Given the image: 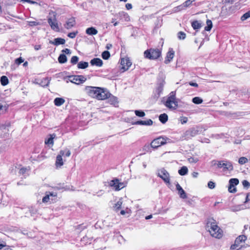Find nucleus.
I'll return each instance as SVG.
<instances>
[{
	"label": "nucleus",
	"instance_id": "c03bdc74",
	"mask_svg": "<svg viewBox=\"0 0 250 250\" xmlns=\"http://www.w3.org/2000/svg\"><path fill=\"white\" fill-rule=\"evenodd\" d=\"M177 37L179 40H184L186 37V34L183 31H180L177 33Z\"/></svg>",
	"mask_w": 250,
	"mask_h": 250
},
{
	"label": "nucleus",
	"instance_id": "2eb2a0df",
	"mask_svg": "<svg viewBox=\"0 0 250 250\" xmlns=\"http://www.w3.org/2000/svg\"><path fill=\"white\" fill-rule=\"evenodd\" d=\"M162 137H159L154 139L150 144L151 147L154 149H156L159 146L165 145V142L162 141Z\"/></svg>",
	"mask_w": 250,
	"mask_h": 250
},
{
	"label": "nucleus",
	"instance_id": "8fccbe9b",
	"mask_svg": "<svg viewBox=\"0 0 250 250\" xmlns=\"http://www.w3.org/2000/svg\"><path fill=\"white\" fill-rule=\"evenodd\" d=\"M78 34V31H76L74 32L69 33L67 34V36L71 39H74L76 37V36H77V35Z\"/></svg>",
	"mask_w": 250,
	"mask_h": 250
},
{
	"label": "nucleus",
	"instance_id": "bb28decb",
	"mask_svg": "<svg viewBox=\"0 0 250 250\" xmlns=\"http://www.w3.org/2000/svg\"><path fill=\"white\" fill-rule=\"evenodd\" d=\"M86 33L89 35H95L98 33V31L95 28L91 27L86 29Z\"/></svg>",
	"mask_w": 250,
	"mask_h": 250
},
{
	"label": "nucleus",
	"instance_id": "6e6552de",
	"mask_svg": "<svg viewBox=\"0 0 250 250\" xmlns=\"http://www.w3.org/2000/svg\"><path fill=\"white\" fill-rule=\"evenodd\" d=\"M198 134V130L194 127L189 128L185 131L182 136L183 140H188Z\"/></svg>",
	"mask_w": 250,
	"mask_h": 250
},
{
	"label": "nucleus",
	"instance_id": "f8f14e48",
	"mask_svg": "<svg viewBox=\"0 0 250 250\" xmlns=\"http://www.w3.org/2000/svg\"><path fill=\"white\" fill-rule=\"evenodd\" d=\"M246 239V236L244 235H239L236 238L234 244L231 246L230 249L232 250H238L240 248L237 249V248L239 246V244L243 242H245Z\"/></svg>",
	"mask_w": 250,
	"mask_h": 250
},
{
	"label": "nucleus",
	"instance_id": "0eeeda50",
	"mask_svg": "<svg viewBox=\"0 0 250 250\" xmlns=\"http://www.w3.org/2000/svg\"><path fill=\"white\" fill-rule=\"evenodd\" d=\"M157 176L161 178L166 184H170L169 174L164 168L158 170Z\"/></svg>",
	"mask_w": 250,
	"mask_h": 250
},
{
	"label": "nucleus",
	"instance_id": "c756f323",
	"mask_svg": "<svg viewBox=\"0 0 250 250\" xmlns=\"http://www.w3.org/2000/svg\"><path fill=\"white\" fill-rule=\"evenodd\" d=\"M28 210L29 212H26V214L27 215V216H28L29 213L30 215V216H32L34 215L35 214H36L37 212V209L35 207H29Z\"/></svg>",
	"mask_w": 250,
	"mask_h": 250
},
{
	"label": "nucleus",
	"instance_id": "de8ad7c7",
	"mask_svg": "<svg viewBox=\"0 0 250 250\" xmlns=\"http://www.w3.org/2000/svg\"><path fill=\"white\" fill-rule=\"evenodd\" d=\"M248 162V159L245 157H241L239 159L238 163L240 165H244Z\"/></svg>",
	"mask_w": 250,
	"mask_h": 250
},
{
	"label": "nucleus",
	"instance_id": "b1692460",
	"mask_svg": "<svg viewBox=\"0 0 250 250\" xmlns=\"http://www.w3.org/2000/svg\"><path fill=\"white\" fill-rule=\"evenodd\" d=\"M133 125H143L149 126L153 124V121L151 119L146 121H138L133 124Z\"/></svg>",
	"mask_w": 250,
	"mask_h": 250
},
{
	"label": "nucleus",
	"instance_id": "58836bf2",
	"mask_svg": "<svg viewBox=\"0 0 250 250\" xmlns=\"http://www.w3.org/2000/svg\"><path fill=\"white\" fill-rule=\"evenodd\" d=\"M57 188L58 189H64V190H74V189H71L70 188V187L68 186H63V184L62 185L61 184H58V186L57 187Z\"/></svg>",
	"mask_w": 250,
	"mask_h": 250
},
{
	"label": "nucleus",
	"instance_id": "6ab92c4d",
	"mask_svg": "<svg viewBox=\"0 0 250 250\" xmlns=\"http://www.w3.org/2000/svg\"><path fill=\"white\" fill-rule=\"evenodd\" d=\"M100 94L99 100H104L107 98L108 96L110 95V93L106 88H102V90H99Z\"/></svg>",
	"mask_w": 250,
	"mask_h": 250
},
{
	"label": "nucleus",
	"instance_id": "4be33fe9",
	"mask_svg": "<svg viewBox=\"0 0 250 250\" xmlns=\"http://www.w3.org/2000/svg\"><path fill=\"white\" fill-rule=\"evenodd\" d=\"M108 103L111 104L116 106L118 104V99L116 97L112 95L111 93L110 95L108 96L107 98Z\"/></svg>",
	"mask_w": 250,
	"mask_h": 250
},
{
	"label": "nucleus",
	"instance_id": "603ef678",
	"mask_svg": "<svg viewBox=\"0 0 250 250\" xmlns=\"http://www.w3.org/2000/svg\"><path fill=\"white\" fill-rule=\"evenodd\" d=\"M7 109V106L5 104L4 105L0 104V114L4 113Z\"/></svg>",
	"mask_w": 250,
	"mask_h": 250
},
{
	"label": "nucleus",
	"instance_id": "f704fd0d",
	"mask_svg": "<svg viewBox=\"0 0 250 250\" xmlns=\"http://www.w3.org/2000/svg\"><path fill=\"white\" fill-rule=\"evenodd\" d=\"M191 26L194 29L196 30L200 29L202 25L201 23L199 21H195L191 23Z\"/></svg>",
	"mask_w": 250,
	"mask_h": 250
},
{
	"label": "nucleus",
	"instance_id": "4c0bfd02",
	"mask_svg": "<svg viewBox=\"0 0 250 250\" xmlns=\"http://www.w3.org/2000/svg\"><path fill=\"white\" fill-rule=\"evenodd\" d=\"M229 185L235 187L239 184V180L237 178H231L229 180Z\"/></svg>",
	"mask_w": 250,
	"mask_h": 250
},
{
	"label": "nucleus",
	"instance_id": "1a4fd4ad",
	"mask_svg": "<svg viewBox=\"0 0 250 250\" xmlns=\"http://www.w3.org/2000/svg\"><path fill=\"white\" fill-rule=\"evenodd\" d=\"M120 64L122 66L120 70L121 72H124L129 69L132 62L128 58H122L120 61Z\"/></svg>",
	"mask_w": 250,
	"mask_h": 250
},
{
	"label": "nucleus",
	"instance_id": "20e7f679",
	"mask_svg": "<svg viewBox=\"0 0 250 250\" xmlns=\"http://www.w3.org/2000/svg\"><path fill=\"white\" fill-rule=\"evenodd\" d=\"M161 55V51L158 48H150L144 52V56L149 60H156Z\"/></svg>",
	"mask_w": 250,
	"mask_h": 250
},
{
	"label": "nucleus",
	"instance_id": "423d86ee",
	"mask_svg": "<svg viewBox=\"0 0 250 250\" xmlns=\"http://www.w3.org/2000/svg\"><path fill=\"white\" fill-rule=\"evenodd\" d=\"M165 83V81L164 79H160L158 81L155 92L154 93V97L155 98L158 99L160 96L163 91Z\"/></svg>",
	"mask_w": 250,
	"mask_h": 250
},
{
	"label": "nucleus",
	"instance_id": "13d9d810",
	"mask_svg": "<svg viewBox=\"0 0 250 250\" xmlns=\"http://www.w3.org/2000/svg\"><path fill=\"white\" fill-rule=\"evenodd\" d=\"M116 20L113 19L112 20V22L113 23V25L114 26H116L120 22V21H123V18H120L119 20L118 21H116Z\"/></svg>",
	"mask_w": 250,
	"mask_h": 250
},
{
	"label": "nucleus",
	"instance_id": "39448f33",
	"mask_svg": "<svg viewBox=\"0 0 250 250\" xmlns=\"http://www.w3.org/2000/svg\"><path fill=\"white\" fill-rule=\"evenodd\" d=\"M217 167L222 168L224 171H231L233 169L232 163L227 160L218 161Z\"/></svg>",
	"mask_w": 250,
	"mask_h": 250
},
{
	"label": "nucleus",
	"instance_id": "dca6fc26",
	"mask_svg": "<svg viewBox=\"0 0 250 250\" xmlns=\"http://www.w3.org/2000/svg\"><path fill=\"white\" fill-rule=\"evenodd\" d=\"M56 17H54L53 19L51 18L48 20V22L51 26V28L53 30L58 32L60 30L57 20L55 18Z\"/></svg>",
	"mask_w": 250,
	"mask_h": 250
},
{
	"label": "nucleus",
	"instance_id": "f257e3e1",
	"mask_svg": "<svg viewBox=\"0 0 250 250\" xmlns=\"http://www.w3.org/2000/svg\"><path fill=\"white\" fill-rule=\"evenodd\" d=\"M206 227L212 236L219 239L223 236V230L218 227L216 220L213 218L208 219Z\"/></svg>",
	"mask_w": 250,
	"mask_h": 250
},
{
	"label": "nucleus",
	"instance_id": "c9c22d12",
	"mask_svg": "<svg viewBox=\"0 0 250 250\" xmlns=\"http://www.w3.org/2000/svg\"><path fill=\"white\" fill-rule=\"evenodd\" d=\"M67 57L64 54H61L58 57V62L60 63H64L67 62Z\"/></svg>",
	"mask_w": 250,
	"mask_h": 250
},
{
	"label": "nucleus",
	"instance_id": "4468645a",
	"mask_svg": "<svg viewBox=\"0 0 250 250\" xmlns=\"http://www.w3.org/2000/svg\"><path fill=\"white\" fill-rule=\"evenodd\" d=\"M76 24V22L75 18L71 17L66 21L63 24V26L65 29L69 30L74 27Z\"/></svg>",
	"mask_w": 250,
	"mask_h": 250
},
{
	"label": "nucleus",
	"instance_id": "69168bd1",
	"mask_svg": "<svg viewBox=\"0 0 250 250\" xmlns=\"http://www.w3.org/2000/svg\"><path fill=\"white\" fill-rule=\"evenodd\" d=\"M188 160L190 163H197L198 161V160L197 158H193V157H190V158L188 159Z\"/></svg>",
	"mask_w": 250,
	"mask_h": 250
},
{
	"label": "nucleus",
	"instance_id": "7c9ffc66",
	"mask_svg": "<svg viewBox=\"0 0 250 250\" xmlns=\"http://www.w3.org/2000/svg\"><path fill=\"white\" fill-rule=\"evenodd\" d=\"M159 119L162 124H165L167 121L168 116L166 113H163L159 116Z\"/></svg>",
	"mask_w": 250,
	"mask_h": 250
},
{
	"label": "nucleus",
	"instance_id": "9b49d317",
	"mask_svg": "<svg viewBox=\"0 0 250 250\" xmlns=\"http://www.w3.org/2000/svg\"><path fill=\"white\" fill-rule=\"evenodd\" d=\"M70 82L76 84L83 83L86 80V78L83 75H74L69 77Z\"/></svg>",
	"mask_w": 250,
	"mask_h": 250
},
{
	"label": "nucleus",
	"instance_id": "5fc2aeb1",
	"mask_svg": "<svg viewBox=\"0 0 250 250\" xmlns=\"http://www.w3.org/2000/svg\"><path fill=\"white\" fill-rule=\"evenodd\" d=\"M208 186L210 189H213L215 187V183L212 181H209L208 184Z\"/></svg>",
	"mask_w": 250,
	"mask_h": 250
},
{
	"label": "nucleus",
	"instance_id": "e433bc0d",
	"mask_svg": "<svg viewBox=\"0 0 250 250\" xmlns=\"http://www.w3.org/2000/svg\"><path fill=\"white\" fill-rule=\"evenodd\" d=\"M0 83L2 85L5 86L9 83V80L7 77L5 76H2L0 78Z\"/></svg>",
	"mask_w": 250,
	"mask_h": 250
},
{
	"label": "nucleus",
	"instance_id": "9d476101",
	"mask_svg": "<svg viewBox=\"0 0 250 250\" xmlns=\"http://www.w3.org/2000/svg\"><path fill=\"white\" fill-rule=\"evenodd\" d=\"M109 186L111 187H113L115 190H119L125 186L123 182H120L117 178L111 180L109 183Z\"/></svg>",
	"mask_w": 250,
	"mask_h": 250
},
{
	"label": "nucleus",
	"instance_id": "393cba45",
	"mask_svg": "<svg viewBox=\"0 0 250 250\" xmlns=\"http://www.w3.org/2000/svg\"><path fill=\"white\" fill-rule=\"evenodd\" d=\"M90 64L92 65H96L97 66L101 67L103 65V61L100 58H94L90 61Z\"/></svg>",
	"mask_w": 250,
	"mask_h": 250
},
{
	"label": "nucleus",
	"instance_id": "a878e982",
	"mask_svg": "<svg viewBox=\"0 0 250 250\" xmlns=\"http://www.w3.org/2000/svg\"><path fill=\"white\" fill-rule=\"evenodd\" d=\"M56 135L53 133L49 135V137L45 140V144L47 145H51L52 146L54 144V139L55 138Z\"/></svg>",
	"mask_w": 250,
	"mask_h": 250
},
{
	"label": "nucleus",
	"instance_id": "680f3d73",
	"mask_svg": "<svg viewBox=\"0 0 250 250\" xmlns=\"http://www.w3.org/2000/svg\"><path fill=\"white\" fill-rule=\"evenodd\" d=\"M23 62V60L21 58H17L15 60V63L17 64H20Z\"/></svg>",
	"mask_w": 250,
	"mask_h": 250
},
{
	"label": "nucleus",
	"instance_id": "a18cd8bd",
	"mask_svg": "<svg viewBox=\"0 0 250 250\" xmlns=\"http://www.w3.org/2000/svg\"><path fill=\"white\" fill-rule=\"evenodd\" d=\"M195 0H187L183 4L185 6V8L186 9L190 7L193 2H194Z\"/></svg>",
	"mask_w": 250,
	"mask_h": 250
},
{
	"label": "nucleus",
	"instance_id": "f03ea898",
	"mask_svg": "<svg viewBox=\"0 0 250 250\" xmlns=\"http://www.w3.org/2000/svg\"><path fill=\"white\" fill-rule=\"evenodd\" d=\"M223 3L224 5L222 8V12L224 14H232L240 7V2L234 3L233 0H225Z\"/></svg>",
	"mask_w": 250,
	"mask_h": 250
},
{
	"label": "nucleus",
	"instance_id": "6e6d98bb",
	"mask_svg": "<svg viewBox=\"0 0 250 250\" xmlns=\"http://www.w3.org/2000/svg\"><path fill=\"white\" fill-rule=\"evenodd\" d=\"M242 185L244 188H248L250 186V183L247 180H243L242 181Z\"/></svg>",
	"mask_w": 250,
	"mask_h": 250
},
{
	"label": "nucleus",
	"instance_id": "338daca9",
	"mask_svg": "<svg viewBox=\"0 0 250 250\" xmlns=\"http://www.w3.org/2000/svg\"><path fill=\"white\" fill-rule=\"evenodd\" d=\"M163 137V140L162 141L165 142V145L167 143H170L171 140L166 137Z\"/></svg>",
	"mask_w": 250,
	"mask_h": 250
},
{
	"label": "nucleus",
	"instance_id": "72a5a7b5",
	"mask_svg": "<svg viewBox=\"0 0 250 250\" xmlns=\"http://www.w3.org/2000/svg\"><path fill=\"white\" fill-rule=\"evenodd\" d=\"M88 66V63L86 62L81 61L78 62L77 67L79 69H85Z\"/></svg>",
	"mask_w": 250,
	"mask_h": 250
},
{
	"label": "nucleus",
	"instance_id": "79ce46f5",
	"mask_svg": "<svg viewBox=\"0 0 250 250\" xmlns=\"http://www.w3.org/2000/svg\"><path fill=\"white\" fill-rule=\"evenodd\" d=\"M110 54L109 51H104L102 54V57L104 60H107L110 57Z\"/></svg>",
	"mask_w": 250,
	"mask_h": 250
},
{
	"label": "nucleus",
	"instance_id": "473e14b6",
	"mask_svg": "<svg viewBox=\"0 0 250 250\" xmlns=\"http://www.w3.org/2000/svg\"><path fill=\"white\" fill-rule=\"evenodd\" d=\"M188 172V169L187 167H182L179 170L178 173L181 176L186 175Z\"/></svg>",
	"mask_w": 250,
	"mask_h": 250
},
{
	"label": "nucleus",
	"instance_id": "a19ab883",
	"mask_svg": "<svg viewBox=\"0 0 250 250\" xmlns=\"http://www.w3.org/2000/svg\"><path fill=\"white\" fill-rule=\"evenodd\" d=\"M184 6H185L183 5V4H182L180 5H179L178 6L174 7L173 9V11L175 12H179V11H181L182 10H186V8H185Z\"/></svg>",
	"mask_w": 250,
	"mask_h": 250
},
{
	"label": "nucleus",
	"instance_id": "774afa93",
	"mask_svg": "<svg viewBox=\"0 0 250 250\" xmlns=\"http://www.w3.org/2000/svg\"><path fill=\"white\" fill-rule=\"evenodd\" d=\"M188 121V118L186 117H183L181 119V122L182 124H186V123H187Z\"/></svg>",
	"mask_w": 250,
	"mask_h": 250
},
{
	"label": "nucleus",
	"instance_id": "ddd939ff",
	"mask_svg": "<svg viewBox=\"0 0 250 250\" xmlns=\"http://www.w3.org/2000/svg\"><path fill=\"white\" fill-rule=\"evenodd\" d=\"M50 81L51 78L45 77L42 79H36L35 83L42 87H45L49 85Z\"/></svg>",
	"mask_w": 250,
	"mask_h": 250
},
{
	"label": "nucleus",
	"instance_id": "412c9836",
	"mask_svg": "<svg viewBox=\"0 0 250 250\" xmlns=\"http://www.w3.org/2000/svg\"><path fill=\"white\" fill-rule=\"evenodd\" d=\"M176 189L178 191V194L180 198L182 199L187 198V196L186 193L178 183L176 185Z\"/></svg>",
	"mask_w": 250,
	"mask_h": 250
},
{
	"label": "nucleus",
	"instance_id": "bf43d9fd",
	"mask_svg": "<svg viewBox=\"0 0 250 250\" xmlns=\"http://www.w3.org/2000/svg\"><path fill=\"white\" fill-rule=\"evenodd\" d=\"M21 1L22 2V3L27 2H28L31 4H39V3L38 2H37L36 1H33L31 0H21Z\"/></svg>",
	"mask_w": 250,
	"mask_h": 250
},
{
	"label": "nucleus",
	"instance_id": "a211bd4d",
	"mask_svg": "<svg viewBox=\"0 0 250 250\" xmlns=\"http://www.w3.org/2000/svg\"><path fill=\"white\" fill-rule=\"evenodd\" d=\"M175 54V52L171 48H169L168 51L167 53V55L164 61L166 64L169 63L173 59Z\"/></svg>",
	"mask_w": 250,
	"mask_h": 250
},
{
	"label": "nucleus",
	"instance_id": "e2e57ef3",
	"mask_svg": "<svg viewBox=\"0 0 250 250\" xmlns=\"http://www.w3.org/2000/svg\"><path fill=\"white\" fill-rule=\"evenodd\" d=\"M63 150L64 151V156H65L66 157L70 156V155L71 154V152H70V151L68 149L65 148L64 150Z\"/></svg>",
	"mask_w": 250,
	"mask_h": 250
},
{
	"label": "nucleus",
	"instance_id": "f3484780",
	"mask_svg": "<svg viewBox=\"0 0 250 250\" xmlns=\"http://www.w3.org/2000/svg\"><path fill=\"white\" fill-rule=\"evenodd\" d=\"M85 90L90 96L94 98L96 93L97 92L98 90H102V88L100 87L87 86L85 87Z\"/></svg>",
	"mask_w": 250,
	"mask_h": 250
},
{
	"label": "nucleus",
	"instance_id": "864d4df0",
	"mask_svg": "<svg viewBox=\"0 0 250 250\" xmlns=\"http://www.w3.org/2000/svg\"><path fill=\"white\" fill-rule=\"evenodd\" d=\"M228 190L230 193H235L236 192V188L233 186H231L230 185H229L228 187Z\"/></svg>",
	"mask_w": 250,
	"mask_h": 250
},
{
	"label": "nucleus",
	"instance_id": "5701e85b",
	"mask_svg": "<svg viewBox=\"0 0 250 250\" xmlns=\"http://www.w3.org/2000/svg\"><path fill=\"white\" fill-rule=\"evenodd\" d=\"M65 42L64 39L61 38H55L53 41H50L49 43L54 45H59L61 44H64Z\"/></svg>",
	"mask_w": 250,
	"mask_h": 250
},
{
	"label": "nucleus",
	"instance_id": "09e8293b",
	"mask_svg": "<svg viewBox=\"0 0 250 250\" xmlns=\"http://www.w3.org/2000/svg\"><path fill=\"white\" fill-rule=\"evenodd\" d=\"M162 23H163V20H162V17H158L157 18V21L156 23V26L157 28L161 27V25H162Z\"/></svg>",
	"mask_w": 250,
	"mask_h": 250
},
{
	"label": "nucleus",
	"instance_id": "49530a36",
	"mask_svg": "<svg viewBox=\"0 0 250 250\" xmlns=\"http://www.w3.org/2000/svg\"><path fill=\"white\" fill-rule=\"evenodd\" d=\"M135 115L140 117H143L145 116V113L142 110H136L134 111Z\"/></svg>",
	"mask_w": 250,
	"mask_h": 250
},
{
	"label": "nucleus",
	"instance_id": "7ed1b4c3",
	"mask_svg": "<svg viewBox=\"0 0 250 250\" xmlns=\"http://www.w3.org/2000/svg\"><path fill=\"white\" fill-rule=\"evenodd\" d=\"M162 101L165 105L169 109H176L178 107L175 91H171L167 97L163 98Z\"/></svg>",
	"mask_w": 250,
	"mask_h": 250
},
{
	"label": "nucleus",
	"instance_id": "ea45409f",
	"mask_svg": "<svg viewBox=\"0 0 250 250\" xmlns=\"http://www.w3.org/2000/svg\"><path fill=\"white\" fill-rule=\"evenodd\" d=\"M192 102L195 104H202L203 101L201 98L199 97H195L192 99Z\"/></svg>",
	"mask_w": 250,
	"mask_h": 250
},
{
	"label": "nucleus",
	"instance_id": "0e129e2a",
	"mask_svg": "<svg viewBox=\"0 0 250 250\" xmlns=\"http://www.w3.org/2000/svg\"><path fill=\"white\" fill-rule=\"evenodd\" d=\"M49 14L50 15V16H56V15H58V14H60V13H59V10H57L56 11H52L51 10Z\"/></svg>",
	"mask_w": 250,
	"mask_h": 250
},
{
	"label": "nucleus",
	"instance_id": "3c124183",
	"mask_svg": "<svg viewBox=\"0 0 250 250\" xmlns=\"http://www.w3.org/2000/svg\"><path fill=\"white\" fill-rule=\"evenodd\" d=\"M79 61V57L76 56H73L71 59L70 62L72 64H76Z\"/></svg>",
	"mask_w": 250,
	"mask_h": 250
},
{
	"label": "nucleus",
	"instance_id": "2f4dec72",
	"mask_svg": "<svg viewBox=\"0 0 250 250\" xmlns=\"http://www.w3.org/2000/svg\"><path fill=\"white\" fill-rule=\"evenodd\" d=\"M207 25L205 27L204 30L207 31H210L212 27V23L211 20L208 19L206 21Z\"/></svg>",
	"mask_w": 250,
	"mask_h": 250
},
{
	"label": "nucleus",
	"instance_id": "c85d7f7f",
	"mask_svg": "<svg viewBox=\"0 0 250 250\" xmlns=\"http://www.w3.org/2000/svg\"><path fill=\"white\" fill-rule=\"evenodd\" d=\"M29 171V168H28L27 167H22L20 169L19 174L20 175H23L24 177H25L28 175V172Z\"/></svg>",
	"mask_w": 250,
	"mask_h": 250
},
{
	"label": "nucleus",
	"instance_id": "aec40b11",
	"mask_svg": "<svg viewBox=\"0 0 250 250\" xmlns=\"http://www.w3.org/2000/svg\"><path fill=\"white\" fill-rule=\"evenodd\" d=\"M64 155V151L60 150L59 154L57 155L56 161V166L57 167H61L63 165L62 156Z\"/></svg>",
	"mask_w": 250,
	"mask_h": 250
},
{
	"label": "nucleus",
	"instance_id": "37998d69",
	"mask_svg": "<svg viewBox=\"0 0 250 250\" xmlns=\"http://www.w3.org/2000/svg\"><path fill=\"white\" fill-rule=\"evenodd\" d=\"M122 205V201L120 200L115 204L114 208L117 211L121 208Z\"/></svg>",
	"mask_w": 250,
	"mask_h": 250
},
{
	"label": "nucleus",
	"instance_id": "cd10ccee",
	"mask_svg": "<svg viewBox=\"0 0 250 250\" xmlns=\"http://www.w3.org/2000/svg\"><path fill=\"white\" fill-rule=\"evenodd\" d=\"M64 102L65 100L62 98H56L54 101L55 105L57 106H60L62 105Z\"/></svg>",
	"mask_w": 250,
	"mask_h": 250
},
{
	"label": "nucleus",
	"instance_id": "4d7b16f0",
	"mask_svg": "<svg viewBox=\"0 0 250 250\" xmlns=\"http://www.w3.org/2000/svg\"><path fill=\"white\" fill-rule=\"evenodd\" d=\"M28 25L30 26H36L40 24V23L37 21H28Z\"/></svg>",
	"mask_w": 250,
	"mask_h": 250
},
{
	"label": "nucleus",
	"instance_id": "052dcab7",
	"mask_svg": "<svg viewBox=\"0 0 250 250\" xmlns=\"http://www.w3.org/2000/svg\"><path fill=\"white\" fill-rule=\"evenodd\" d=\"M49 195L46 194L45 196H44L42 199V201L43 203H46L49 201Z\"/></svg>",
	"mask_w": 250,
	"mask_h": 250
}]
</instances>
